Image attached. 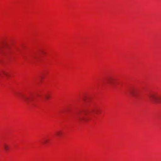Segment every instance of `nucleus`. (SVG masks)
<instances>
[{
  "label": "nucleus",
  "instance_id": "obj_1",
  "mask_svg": "<svg viewBox=\"0 0 161 161\" xmlns=\"http://www.w3.org/2000/svg\"><path fill=\"white\" fill-rule=\"evenodd\" d=\"M149 97L150 100L153 102L160 103L161 102V97L157 96L156 94H151L149 95Z\"/></svg>",
  "mask_w": 161,
  "mask_h": 161
},
{
  "label": "nucleus",
  "instance_id": "obj_2",
  "mask_svg": "<svg viewBox=\"0 0 161 161\" xmlns=\"http://www.w3.org/2000/svg\"><path fill=\"white\" fill-rule=\"evenodd\" d=\"M87 112L85 111L80 114H79L78 117V120L80 121H86V119L84 117L85 115H86Z\"/></svg>",
  "mask_w": 161,
  "mask_h": 161
},
{
  "label": "nucleus",
  "instance_id": "obj_3",
  "mask_svg": "<svg viewBox=\"0 0 161 161\" xmlns=\"http://www.w3.org/2000/svg\"><path fill=\"white\" fill-rule=\"evenodd\" d=\"M22 100L26 103H28L31 101V97L30 96H23L22 97Z\"/></svg>",
  "mask_w": 161,
  "mask_h": 161
},
{
  "label": "nucleus",
  "instance_id": "obj_4",
  "mask_svg": "<svg viewBox=\"0 0 161 161\" xmlns=\"http://www.w3.org/2000/svg\"><path fill=\"white\" fill-rule=\"evenodd\" d=\"M115 79L112 77H109L107 79V83L110 85H113L114 83Z\"/></svg>",
  "mask_w": 161,
  "mask_h": 161
},
{
  "label": "nucleus",
  "instance_id": "obj_5",
  "mask_svg": "<svg viewBox=\"0 0 161 161\" xmlns=\"http://www.w3.org/2000/svg\"><path fill=\"white\" fill-rule=\"evenodd\" d=\"M3 147L4 150L6 151H8L9 149V146L7 143L4 144Z\"/></svg>",
  "mask_w": 161,
  "mask_h": 161
},
{
  "label": "nucleus",
  "instance_id": "obj_6",
  "mask_svg": "<svg viewBox=\"0 0 161 161\" xmlns=\"http://www.w3.org/2000/svg\"><path fill=\"white\" fill-rule=\"evenodd\" d=\"M56 134L57 136L58 137H60L62 136V132L61 131H58L56 132Z\"/></svg>",
  "mask_w": 161,
  "mask_h": 161
},
{
  "label": "nucleus",
  "instance_id": "obj_7",
  "mask_svg": "<svg viewBox=\"0 0 161 161\" xmlns=\"http://www.w3.org/2000/svg\"><path fill=\"white\" fill-rule=\"evenodd\" d=\"M48 142H49L48 140L46 139H44V141L43 142V144H46V143H48Z\"/></svg>",
  "mask_w": 161,
  "mask_h": 161
},
{
  "label": "nucleus",
  "instance_id": "obj_8",
  "mask_svg": "<svg viewBox=\"0 0 161 161\" xmlns=\"http://www.w3.org/2000/svg\"><path fill=\"white\" fill-rule=\"evenodd\" d=\"M45 97L47 99H48L50 98V96L48 94H46L45 95Z\"/></svg>",
  "mask_w": 161,
  "mask_h": 161
},
{
  "label": "nucleus",
  "instance_id": "obj_9",
  "mask_svg": "<svg viewBox=\"0 0 161 161\" xmlns=\"http://www.w3.org/2000/svg\"><path fill=\"white\" fill-rule=\"evenodd\" d=\"M1 73L3 74L4 75L6 76H8V74L7 73H6L4 71H2L1 72Z\"/></svg>",
  "mask_w": 161,
  "mask_h": 161
},
{
  "label": "nucleus",
  "instance_id": "obj_10",
  "mask_svg": "<svg viewBox=\"0 0 161 161\" xmlns=\"http://www.w3.org/2000/svg\"><path fill=\"white\" fill-rule=\"evenodd\" d=\"M130 93L133 96H134L135 95V93H133V92H130Z\"/></svg>",
  "mask_w": 161,
  "mask_h": 161
},
{
  "label": "nucleus",
  "instance_id": "obj_11",
  "mask_svg": "<svg viewBox=\"0 0 161 161\" xmlns=\"http://www.w3.org/2000/svg\"><path fill=\"white\" fill-rule=\"evenodd\" d=\"M1 76V73H0V77Z\"/></svg>",
  "mask_w": 161,
  "mask_h": 161
}]
</instances>
